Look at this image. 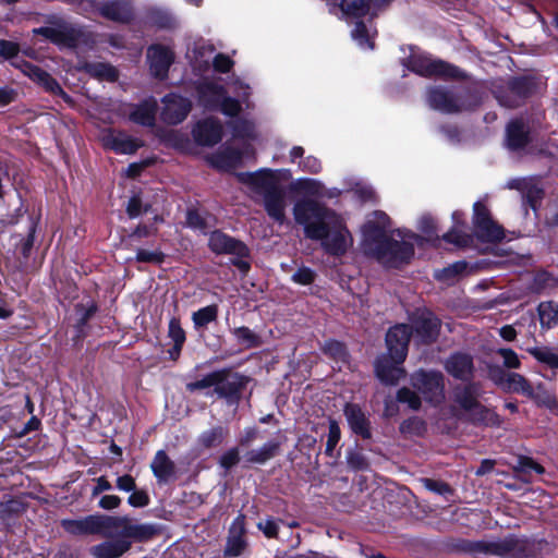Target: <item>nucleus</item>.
Wrapping results in <instances>:
<instances>
[{
    "label": "nucleus",
    "mask_w": 558,
    "mask_h": 558,
    "mask_svg": "<svg viewBox=\"0 0 558 558\" xmlns=\"http://www.w3.org/2000/svg\"><path fill=\"white\" fill-rule=\"evenodd\" d=\"M61 525L73 535L97 534L107 538L90 547L95 558H120L131 549L133 542L147 541L156 533L154 525L138 523L128 515L90 514L62 520Z\"/></svg>",
    "instance_id": "obj_1"
},
{
    "label": "nucleus",
    "mask_w": 558,
    "mask_h": 558,
    "mask_svg": "<svg viewBox=\"0 0 558 558\" xmlns=\"http://www.w3.org/2000/svg\"><path fill=\"white\" fill-rule=\"evenodd\" d=\"M293 216L307 239L319 241L322 248L332 255L342 256L353 245V236L344 218L315 199L304 198L294 204Z\"/></svg>",
    "instance_id": "obj_2"
},
{
    "label": "nucleus",
    "mask_w": 558,
    "mask_h": 558,
    "mask_svg": "<svg viewBox=\"0 0 558 558\" xmlns=\"http://www.w3.org/2000/svg\"><path fill=\"white\" fill-rule=\"evenodd\" d=\"M390 219L384 211H374L362 227L363 252L386 267H399L408 263L414 254V245L421 238L414 233L397 231L387 236Z\"/></svg>",
    "instance_id": "obj_3"
},
{
    "label": "nucleus",
    "mask_w": 558,
    "mask_h": 558,
    "mask_svg": "<svg viewBox=\"0 0 558 558\" xmlns=\"http://www.w3.org/2000/svg\"><path fill=\"white\" fill-rule=\"evenodd\" d=\"M236 177L252 194L263 198L268 216L275 221L283 223L287 203L281 181L291 177L290 171L259 169L255 172L238 173Z\"/></svg>",
    "instance_id": "obj_4"
},
{
    "label": "nucleus",
    "mask_w": 558,
    "mask_h": 558,
    "mask_svg": "<svg viewBox=\"0 0 558 558\" xmlns=\"http://www.w3.org/2000/svg\"><path fill=\"white\" fill-rule=\"evenodd\" d=\"M251 88L240 78H232L222 88L215 82L205 81L198 88V101L208 109H219L223 114L234 117L243 108L248 107Z\"/></svg>",
    "instance_id": "obj_5"
},
{
    "label": "nucleus",
    "mask_w": 558,
    "mask_h": 558,
    "mask_svg": "<svg viewBox=\"0 0 558 558\" xmlns=\"http://www.w3.org/2000/svg\"><path fill=\"white\" fill-rule=\"evenodd\" d=\"M411 329L405 324H399L390 328L386 335L387 354L377 359L375 372L380 381L395 385L405 372L401 364L408 354Z\"/></svg>",
    "instance_id": "obj_6"
},
{
    "label": "nucleus",
    "mask_w": 558,
    "mask_h": 558,
    "mask_svg": "<svg viewBox=\"0 0 558 558\" xmlns=\"http://www.w3.org/2000/svg\"><path fill=\"white\" fill-rule=\"evenodd\" d=\"M427 101L433 109L446 113L470 110L480 104V99L470 93L453 94L442 88H430Z\"/></svg>",
    "instance_id": "obj_7"
},
{
    "label": "nucleus",
    "mask_w": 558,
    "mask_h": 558,
    "mask_svg": "<svg viewBox=\"0 0 558 558\" xmlns=\"http://www.w3.org/2000/svg\"><path fill=\"white\" fill-rule=\"evenodd\" d=\"M402 64L422 76L458 77L460 74L457 68L440 60H434L430 56L416 48H411L410 57L404 59Z\"/></svg>",
    "instance_id": "obj_8"
},
{
    "label": "nucleus",
    "mask_w": 558,
    "mask_h": 558,
    "mask_svg": "<svg viewBox=\"0 0 558 558\" xmlns=\"http://www.w3.org/2000/svg\"><path fill=\"white\" fill-rule=\"evenodd\" d=\"M478 393V388L475 385L466 386L456 393V402L465 412L470 421L486 425L498 424V415L477 401Z\"/></svg>",
    "instance_id": "obj_9"
},
{
    "label": "nucleus",
    "mask_w": 558,
    "mask_h": 558,
    "mask_svg": "<svg viewBox=\"0 0 558 558\" xmlns=\"http://www.w3.org/2000/svg\"><path fill=\"white\" fill-rule=\"evenodd\" d=\"M36 34H40L52 43L63 48H78L83 44H87L88 35L83 28L68 22H61L53 26L40 27L34 29Z\"/></svg>",
    "instance_id": "obj_10"
},
{
    "label": "nucleus",
    "mask_w": 558,
    "mask_h": 558,
    "mask_svg": "<svg viewBox=\"0 0 558 558\" xmlns=\"http://www.w3.org/2000/svg\"><path fill=\"white\" fill-rule=\"evenodd\" d=\"M411 385L433 404H439L445 398L444 376L439 372L417 371L411 376Z\"/></svg>",
    "instance_id": "obj_11"
},
{
    "label": "nucleus",
    "mask_w": 558,
    "mask_h": 558,
    "mask_svg": "<svg viewBox=\"0 0 558 558\" xmlns=\"http://www.w3.org/2000/svg\"><path fill=\"white\" fill-rule=\"evenodd\" d=\"M333 12L339 7L345 17L360 19L366 15L374 16L377 12L386 7L390 0H326Z\"/></svg>",
    "instance_id": "obj_12"
},
{
    "label": "nucleus",
    "mask_w": 558,
    "mask_h": 558,
    "mask_svg": "<svg viewBox=\"0 0 558 558\" xmlns=\"http://www.w3.org/2000/svg\"><path fill=\"white\" fill-rule=\"evenodd\" d=\"M192 109V101L175 93L162 97L160 119L166 124L177 125L183 122Z\"/></svg>",
    "instance_id": "obj_13"
},
{
    "label": "nucleus",
    "mask_w": 558,
    "mask_h": 558,
    "mask_svg": "<svg viewBox=\"0 0 558 558\" xmlns=\"http://www.w3.org/2000/svg\"><path fill=\"white\" fill-rule=\"evenodd\" d=\"M473 223L480 239L487 242H497L504 239V230L489 215L488 209L482 202L473 206Z\"/></svg>",
    "instance_id": "obj_14"
},
{
    "label": "nucleus",
    "mask_w": 558,
    "mask_h": 558,
    "mask_svg": "<svg viewBox=\"0 0 558 558\" xmlns=\"http://www.w3.org/2000/svg\"><path fill=\"white\" fill-rule=\"evenodd\" d=\"M217 375L218 378L215 389L206 392V396H213L215 393L219 398L226 399L231 405L238 404L244 386L242 377L226 371H217Z\"/></svg>",
    "instance_id": "obj_15"
},
{
    "label": "nucleus",
    "mask_w": 558,
    "mask_h": 558,
    "mask_svg": "<svg viewBox=\"0 0 558 558\" xmlns=\"http://www.w3.org/2000/svg\"><path fill=\"white\" fill-rule=\"evenodd\" d=\"M102 145L117 154L131 155L144 145L143 141L124 132L107 130L101 135Z\"/></svg>",
    "instance_id": "obj_16"
},
{
    "label": "nucleus",
    "mask_w": 558,
    "mask_h": 558,
    "mask_svg": "<svg viewBox=\"0 0 558 558\" xmlns=\"http://www.w3.org/2000/svg\"><path fill=\"white\" fill-rule=\"evenodd\" d=\"M223 128L217 119H204L198 121L192 130L195 142L202 146H213L222 138Z\"/></svg>",
    "instance_id": "obj_17"
},
{
    "label": "nucleus",
    "mask_w": 558,
    "mask_h": 558,
    "mask_svg": "<svg viewBox=\"0 0 558 558\" xmlns=\"http://www.w3.org/2000/svg\"><path fill=\"white\" fill-rule=\"evenodd\" d=\"M147 59L151 74L163 78L173 61V52L168 47L154 45L148 48Z\"/></svg>",
    "instance_id": "obj_18"
},
{
    "label": "nucleus",
    "mask_w": 558,
    "mask_h": 558,
    "mask_svg": "<svg viewBox=\"0 0 558 558\" xmlns=\"http://www.w3.org/2000/svg\"><path fill=\"white\" fill-rule=\"evenodd\" d=\"M208 245L217 254H233L239 257L247 254V247L242 242L220 231H214L210 234Z\"/></svg>",
    "instance_id": "obj_19"
},
{
    "label": "nucleus",
    "mask_w": 558,
    "mask_h": 558,
    "mask_svg": "<svg viewBox=\"0 0 558 558\" xmlns=\"http://www.w3.org/2000/svg\"><path fill=\"white\" fill-rule=\"evenodd\" d=\"M492 378L506 391L522 393L525 397L533 395V386L518 373L505 374L498 371L492 373Z\"/></svg>",
    "instance_id": "obj_20"
},
{
    "label": "nucleus",
    "mask_w": 558,
    "mask_h": 558,
    "mask_svg": "<svg viewBox=\"0 0 558 558\" xmlns=\"http://www.w3.org/2000/svg\"><path fill=\"white\" fill-rule=\"evenodd\" d=\"M254 157V149L251 145L245 146L243 151L231 147L223 148L211 158L213 165L222 170L236 167L244 158Z\"/></svg>",
    "instance_id": "obj_21"
},
{
    "label": "nucleus",
    "mask_w": 558,
    "mask_h": 558,
    "mask_svg": "<svg viewBox=\"0 0 558 558\" xmlns=\"http://www.w3.org/2000/svg\"><path fill=\"white\" fill-rule=\"evenodd\" d=\"M416 336L422 342H432L439 331V320L428 311L420 312L413 322Z\"/></svg>",
    "instance_id": "obj_22"
},
{
    "label": "nucleus",
    "mask_w": 558,
    "mask_h": 558,
    "mask_svg": "<svg viewBox=\"0 0 558 558\" xmlns=\"http://www.w3.org/2000/svg\"><path fill=\"white\" fill-rule=\"evenodd\" d=\"M445 368L451 376L468 380L471 378L474 368L472 356L466 353H454L447 359Z\"/></svg>",
    "instance_id": "obj_23"
},
{
    "label": "nucleus",
    "mask_w": 558,
    "mask_h": 558,
    "mask_svg": "<svg viewBox=\"0 0 558 558\" xmlns=\"http://www.w3.org/2000/svg\"><path fill=\"white\" fill-rule=\"evenodd\" d=\"M246 542L244 539V517L239 515L230 527V535L225 548V555L235 557L243 553Z\"/></svg>",
    "instance_id": "obj_24"
},
{
    "label": "nucleus",
    "mask_w": 558,
    "mask_h": 558,
    "mask_svg": "<svg viewBox=\"0 0 558 558\" xmlns=\"http://www.w3.org/2000/svg\"><path fill=\"white\" fill-rule=\"evenodd\" d=\"M150 468L159 483H168L175 478V465L163 450L156 453Z\"/></svg>",
    "instance_id": "obj_25"
},
{
    "label": "nucleus",
    "mask_w": 558,
    "mask_h": 558,
    "mask_svg": "<svg viewBox=\"0 0 558 558\" xmlns=\"http://www.w3.org/2000/svg\"><path fill=\"white\" fill-rule=\"evenodd\" d=\"M344 415L353 433L361 435L363 438L371 436L368 420L359 405L348 403L344 408Z\"/></svg>",
    "instance_id": "obj_26"
},
{
    "label": "nucleus",
    "mask_w": 558,
    "mask_h": 558,
    "mask_svg": "<svg viewBox=\"0 0 558 558\" xmlns=\"http://www.w3.org/2000/svg\"><path fill=\"white\" fill-rule=\"evenodd\" d=\"M23 72L29 78L43 85L47 90L57 95H62L65 100L69 99V97L63 93L58 82L53 77H51L50 74H48L46 71L38 68L37 65L25 63L23 66Z\"/></svg>",
    "instance_id": "obj_27"
},
{
    "label": "nucleus",
    "mask_w": 558,
    "mask_h": 558,
    "mask_svg": "<svg viewBox=\"0 0 558 558\" xmlns=\"http://www.w3.org/2000/svg\"><path fill=\"white\" fill-rule=\"evenodd\" d=\"M156 111L157 101L150 97L133 108L130 113V120L143 126H154Z\"/></svg>",
    "instance_id": "obj_28"
},
{
    "label": "nucleus",
    "mask_w": 558,
    "mask_h": 558,
    "mask_svg": "<svg viewBox=\"0 0 558 558\" xmlns=\"http://www.w3.org/2000/svg\"><path fill=\"white\" fill-rule=\"evenodd\" d=\"M99 12L106 19L116 22H128L132 17V8L126 0H113L99 8Z\"/></svg>",
    "instance_id": "obj_29"
},
{
    "label": "nucleus",
    "mask_w": 558,
    "mask_h": 558,
    "mask_svg": "<svg viewBox=\"0 0 558 558\" xmlns=\"http://www.w3.org/2000/svg\"><path fill=\"white\" fill-rule=\"evenodd\" d=\"M78 69L101 81L113 82L118 78L117 70L107 63L84 61L78 63Z\"/></svg>",
    "instance_id": "obj_30"
},
{
    "label": "nucleus",
    "mask_w": 558,
    "mask_h": 558,
    "mask_svg": "<svg viewBox=\"0 0 558 558\" xmlns=\"http://www.w3.org/2000/svg\"><path fill=\"white\" fill-rule=\"evenodd\" d=\"M527 142L525 124L520 120L511 121L507 126V146L510 149L522 148Z\"/></svg>",
    "instance_id": "obj_31"
},
{
    "label": "nucleus",
    "mask_w": 558,
    "mask_h": 558,
    "mask_svg": "<svg viewBox=\"0 0 558 558\" xmlns=\"http://www.w3.org/2000/svg\"><path fill=\"white\" fill-rule=\"evenodd\" d=\"M471 267L463 260L456 262L448 267L439 269L435 272L437 280L445 283H451L463 275L469 274Z\"/></svg>",
    "instance_id": "obj_32"
},
{
    "label": "nucleus",
    "mask_w": 558,
    "mask_h": 558,
    "mask_svg": "<svg viewBox=\"0 0 558 558\" xmlns=\"http://www.w3.org/2000/svg\"><path fill=\"white\" fill-rule=\"evenodd\" d=\"M352 39L357 44L361 49L372 50L374 49V36L375 32H372L362 22H356L354 28L351 32Z\"/></svg>",
    "instance_id": "obj_33"
},
{
    "label": "nucleus",
    "mask_w": 558,
    "mask_h": 558,
    "mask_svg": "<svg viewBox=\"0 0 558 558\" xmlns=\"http://www.w3.org/2000/svg\"><path fill=\"white\" fill-rule=\"evenodd\" d=\"M324 184L316 179L302 178L292 183V189L304 194L306 197L320 198Z\"/></svg>",
    "instance_id": "obj_34"
},
{
    "label": "nucleus",
    "mask_w": 558,
    "mask_h": 558,
    "mask_svg": "<svg viewBox=\"0 0 558 558\" xmlns=\"http://www.w3.org/2000/svg\"><path fill=\"white\" fill-rule=\"evenodd\" d=\"M539 322L543 328H553L558 325V303L542 302L537 307Z\"/></svg>",
    "instance_id": "obj_35"
},
{
    "label": "nucleus",
    "mask_w": 558,
    "mask_h": 558,
    "mask_svg": "<svg viewBox=\"0 0 558 558\" xmlns=\"http://www.w3.org/2000/svg\"><path fill=\"white\" fill-rule=\"evenodd\" d=\"M527 352L539 363L547 365L551 369L558 368V352L549 347L529 348Z\"/></svg>",
    "instance_id": "obj_36"
},
{
    "label": "nucleus",
    "mask_w": 558,
    "mask_h": 558,
    "mask_svg": "<svg viewBox=\"0 0 558 558\" xmlns=\"http://www.w3.org/2000/svg\"><path fill=\"white\" fill-rule=\"evenodd\" d=\"M278 449L275 442H267L258 449H253L246 453V460L253 463H264L272 458Z\"/></svg>",
    "instance_id": "obj_37"
},
{
    "label": "nucleus",
    "mask_w": 558,
    "mask_h": 558,
    "mask_svg": "<svg viewBox=\"0 0 558 558\" xmlns=\"http://www.w3.org/2000/svg\"><path fill=\"white\" fill-rule=\"evenodd\" d=\"M218 315V308L216 305H208L199 308L194 312L192 315V320L194 323L195 328H204L209 323L216 320Z\"/></svg>",
    "instance_id": "obj_38"
},
{
    "label": "nucleus",
    "mask_w": 558,
    "mask_h": 558,
    "mask_svg": "<svg viewBox=\"0 0 558 558\" xmlns=\"http://www.w3.org/2000/svg\"><path fill=\"white\" fill-rule=\"evenodd\" d=\"M526 397L533 399L539 405L547 408H553L556 405V398L554 393L546 389L543 384H538L536 387H533V395Z\"/></svg>",
    "instance_id": "obj_39"
},
{
    "label": "nucleus",
    "mask_w": 558,
    "mask_h": 558,
    "mask_svg": "<svg viewBox=\"0 0 558 558\" xmlns=\"http://www.w3.org/2000/svg\"><path fill=\"white\" fill-rule=\"evenodd\" d=\"M452 219H453L456 226L453 227V229L451 231L444 234L442 239L448 243L454 244L456 246H463L466 244L468 239H466V235L463 234L460 230H458V227H457L458 223H460V221L462 220V214L460 211H454L452 214Z\"/></svg>",
    "instance_id": "obj_40"
},
{
    "label": "nucleus",
    "mask_w": 558,
    "mask_h": 558,
    "mask_svg": "<svg viewBox=\"0 0 558 558\" xmlns=\"http://www.w3.org/2000/svg\"><path fill=\"white\" fill-rule=\"evenodd\" d=\"M233 134L235 137L240 138L255 140L257 137L255 125L248 120L236 121L233 126Z\"/></svg>",
    "instance_id": "obj_41"
},
{
    "label": "nucleus",
    "mask_w": 558,
    "mask_h": 558,
    "mask_svg": "<svg viewBox=\"0 0 558 558\" xmlns=\"http://www.w3.org/2000/svg\"><path fill=\"white\" fill-rule=\"evenodd\" d=\"M397 399L401 403L408 404L411 410H418L421 407L420 396L410 388L403 387L397 393Z\"/></svg>",
    "instance_id": "obj_42"
},
{
    "label": "nucleus",
    "mask_w": 558,
    "mask_h": 558,
    "mask_svg": "<svg viewBox=\"0 0 558 558\" xmlns=\"http://www.w3.org/2000/svg\"><path fill=\"white\" fill-rule=\"evenodd\" d=\"M225 436V430L221 427H215L204 432L199 437V442L206 447H214L219 445Z\"/></svg>",
    "instance_id": "obj_43"
},
{
    "label": "nucleus",
    "mask_w": 558,
    "mask_h": 558,
    "mask_svg": "<svg viewBox=\"0 0 558 558\" xmlns=\"http://www.w3.org/2000/svg\"><path fill=\"white\" fill-rule=\"evenodd\" d=\"M235 339L246 348H252L257 344V336L247 327H239L233 329Z\"/></svg>",
    "instance_id": "obj_44"
},
{
    "label": "nucleus",
    "mask_w": 558,
    "mask_h": 558,
    "mask_svg": "<svg viewBox=\"0 0 558 558\" xmlns=\"http://www.w3.org/2000/svg\"><path fill=\"white\" fill-rule=\"evenodd\" d=\"M341 437V432L338 423L335 420L329 421V430L326 444V453L332 456L336 446Z\"/></svg>",
    "instance_id": "obj_45"
},
{
    "label": "nucleus",
    "mask_w": 558,
    "mask_h": 558,
    "mask_svg": "<svg viewBox=\"0 0 558 558\" xmlns=\"http://www.w3.org/2000/svg\"><path fill=\"white\" fill-rule=\"evenodd\" d=\"M324 352L336 361H345L348 355L344 345L336 340L327 341Z\"/></svg>",
    "instance_id": "obj_46"
},
{
    "label": "nucleus",
    "mask_w": 558,
    "mask_h": 558,
    "mask_svg": "<svg viewBox=\"0 0 558 558\" xmlns=\"http://www.w3.org/2000/svg\"><path fill=\"white\" fill-rule=\"evenodd\" d=\"M217 378H218V375H217V371H216L210 374H207L199 380L189 383L186 385V389L191 392L196 391V390L208 389L211 387L215 389V386L217 384Z\"/></svg>",
    "instance_id": "obj_47"
},
{
    "label": "nucleus",
    "mask_w": 558,
    "mask_h": 558,
    "mask_svg": "<svg viewBox=\"0 0 558 558\" xmlns=\"http://www.w3.org/2000/svg\"><path fill=\"white\" fill-rule=\"evenodd\" d=\"M161 138L166 144L174 148H183L187 144V137L178 131L165 132Z\"/></svg>",
    "instance_id": "obj_48"
},
{
    "label": "nucleus",
    "mask_w": 558,
    "mask_h": 558,
    "mask_svg": "<svg viewBox=\"0 0 558 558\" xmlns=\"http://www.w3.org/2000/svg\"><path fill=\"white\" fill-rule=\"evenodd\" d=\"M168 335L173 341V344L183 345L185 342V332L182 329L179 319L172 318L169 323Z\"/></svg>",
    "instance_id": "obj_49"
},
{
    "label": "nucleus",
    "mask_w": 558,
    "mask_h": 558,
    "mask_svg": "<svg viewBox=\"0 0 558 558\" xmlns=\"http://www.w3.org/2000/svg\"><path fill=\"white\" fill-rule=\"evenodd\" d=\"M497 353L502 357L504 366L507 368H519L521 365L518 354L511 349H499Z\"/></svg>",
    "instance_id": "obj_50"
},
{
    "label": "nucleus",
    "mask_w": 558,
    "mask_h": 558,
    "mask_svg": "<svg viewBox=\"0 0 558 558\" xmlns=\"http://www.w3.org/2000/svg\"><path fill=\"white\" fill-rule=\"evenodd\" d=\"M315 279V272L308 267L299 268L292 276V280L300 284H310Z\"/></svg>",
    "instance_id": "obj_51"
},
{
    "label": "nucleus",
    "mask_w": 558,
    "mask_h": 558,
    "mask_svg": "<svg viewBox=\"0 0 558 558\" xmlns=\"http://www.w3.org/2000/svg\"><path fill=\"white\" fill-rule=\"evenodd\" d=\"M424 486L428 490L437 493L442 496H447V495L451 494V488L449 487V485L444 482H440V481L426 478V480H424Z\"/></svg>",
    "instance_id": "obj_52"
},
{
    "label": "nucleus",
    "mask_w": 558,
    "mask_h": 558,
    "mask_svg": "<svg viewBox=\"0 0 558 558\" xmlns=\"http://www.w3.org/2000/svg\"><path fill=\"white\" fill-rule=\"evenodd\" d=\"M129 505L135 508L146 507L149 504V497L144 490L134 489L128 499Z\"/></svg>",
    "instance_id": "obj_53"
},
{
    "label": "nucleus",
    "mask_w": 558,
    "mask_h": 558,
    "mask_svg": "<svg viewBox=\"0 0 558 558\" xmlns=\"http://www.w3.org/2000/svg\"><path fill=\"white\" fill-rule=\"evenodd\" d=\"M150 209L149 206H146L144 209L142 208V202L138 196H133L130 198L126 207V213L130 218H135L140 216L143 211H148Z\"/></svg>",
    "instance_id": "obj_54"
},
{
    "label": "nucleus",
    "mask_w": 558,
    "mask_h": 558,
    "mask_svg": "<svg viewBox=\"0 0 558 558\" xmlns=\"http://www.w3.org/2000/svg\"><path fill=\"white\" fill-rule=\"evenodd\" d=\"M299 166L303 171H307L311 173H318L322 170L320 161L316 157H313V156H308V157L302 159L299 162Z\"/></svg>",
    "instance_id": "obj_55"
},
{
    "label": "nucleus",
    "mask_w": 558,
    "mask_h": 558,
    "mask_svg": "<svg viewBox=\"0 0 558 558\" xmlns=\"http://www.w3.org/2000/svg\"><path fill=\"white\" fill-rule=\"evenodd\" d=\"M239 450L236 448H232L221 456L220 465L228 470L234 466L239 462Z\"/></svg>",
    "instance_id": "obj_56"
},
{
    "label": "nucleus",
    "mask_w": 558,
    "mask_h": 558,
    "mask_svg": "<svg viewBox=\"0 0 558 558\" xmlns=\"http://www.w3.org/2000/svg\"><path fill=\"white\" fill-rule=\"evenodd\" d=\"M424 429V423L417 417L409 418L401 424L403 433L420 434Z\"/></svg>",
    "instance_id": "obj_57"
},
{
    "label": "nucleus",
    "mask_w": 558,
    "mask_h": 558,
    "mask_svg": "<svg viewBox=\"0 0 558 558\" xmlns=\"http://www.w3.org/2000/svg\"><path fill=\"white\" fill-rule=\"evenodd\" d=\"M186 225L193 229H205V221L196 210H189L186 213Z\"/></svg>",
    "instance_id": "obj_58"
},
{
    "label": "nucleus",
    "mask_w": 558,
    "mask_h": 558,
    "mask_svg": "<svg viewBox=\"0 0 558 558\" xmlns=\"http://www.w3.org/2000/svg\"><path fill=\"white\" fill-rule=\"evenodd\" d=\"M117 488L121 492L131 493L136 488L135 480L131 475H122L117 478Z\"/></svg>",
    "instance_id": "obj_59"
},
{
    "label": "nucleus",
    "mask_w": 558,
    "mask_h": 558,
    "mask_svg": "<svg viewBox=\"0 0 558 558\" xmlns=\"http://www.w3.org/2000/svg\"><path fill=\"white\" fill-rule=\"evenodd\" d=\"M258 529L263 531V533L267 537H274L277 535L278 532V525L272 519H266L264 521H260L257 524Z\"/></svg>",
    "instance_id": "obj_60"
},
{
    "label": "nucleus",
    "mask_w": 558,
    "mask_h": 558,
    "mask_svg": "<svg viewBox=\"0 0 558 558\" xmlns=\"http://www.w3.org/2000/svg\"><path fill=\"white\" fill-rule=\"evenodd\" d=\"M136 259L138 262L159 263L161 257L159 252L138 250L136 253Z\"/></svg>",
    "instance_id": "obj_61"
},
{
    "label": "nucleus",
    "mask_w": 558,
    "mask_h": 558,
    "mask_svg": "<svg viewBox=\"0 0 558 558\" xmlns=\"http://www.w3.org/2000/svg\"><path fill=\"white\" fill-rule=\"evenodd\" d=\"M214 66L219 72H228L232 66V61L225 54H217L213 60Z\"/></svg>",
    "instance_id": "obj_62"
},
{
    "label": "nucleus",
    "mask_w": 558,
    "mask_h": 558,
    "mask_svg": "<svg viewBox=\"0 0 558 558\" xmlns=\"http://www.w3.org/2000/svg\"><path fill=\"white\" fill-rule=\"evenodd\" d=\"M121 499L116 495H105L99 500V507L106 510H112L120 506Z\"/></svg>",
    "instance_id": "obj_63"
},
{
    "label": "nucleus",
    "mask_w": 558,
    "mask_h": 558,
    "mask_svg": "<svg viewBox=\"0 0 558 558\" xmlns=\"http://www.w3.org/2000/svg\"><path fill=\"white\" fill-rule=\"evenodd\" d=\"M19 52V47L16 44L7 41V40H0V54L5 58H12Z\"/></svg>",
    "instance_id": "obj_64"
}]
</instances>
